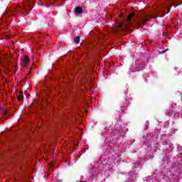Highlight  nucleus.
Returning a JSON list of instances; mask_svg holds the SVG:
<instances>
[{
	"mask_svg": "<svg viewBox=\"0 0 182 182\" xmlns=\"http://www.w3.org/2000/svg\"><path fill=\"white\" fill-rule=\"evenodd\" d=\"M156 16H153V14H150L148 16H143L142 18H139L136 20L135 22L137 23V25L140 26L141 27L144 26V22H147L149 21V18H151L152 19H156V18H162L163 16L160 14H155Z\"/></svg>",
	"mask_w": 182,
	"mask_h": 182,
	"instance_id": "nucleus-1",
	"label": "nucleus"
},
{
	"mask_svg": "<svg viewBox=\"0 0 182 182\" xmlns=\"http://www.w3.org/2000/svg\"><path fill=\"white\" fill-rule=\"evenodd\" d=\"M29 62H31V59L29 57L25 55L23 58H21V66L23 68H26Z\"/></svg>",
	"mask_w": 182,
	"mask_h": 182,
	"instance_id": "nucleus-2",
	"label": "nucleus"
},
{
	"mask_svg": "<svg viewBox=\"0 0 182 182\" xmlns=\"http://www.w3.org/2000/svg\"><path fill=\"white\" fill-rule=\"evenodd\" d=\"M134 16H136V12H132L128 16V18L127 19L128 23H132V18H133Z\"/></svg>",
	"mask_w": 182,
	"mask_h": 182,
	"instance_id": "nucleus-3",
	"label": "nucleus"
},
{
	"mask_svg": "<svg viewBox=\"0 0 182 182\" xmlns=\"http://www.w3.org/2000/svg\"><path fill=\"white\" fill-rule=\"evenodd\" d=\"M75 14H76L77 15L83 14V9H82V7H80V6L76 7L75 9Z\"/></svg>",
	"mask_w": 182,
	"mask_h": 182,
	"instance_id": "nucleus-4",
	"label": "nucleus"
},
{
	"mask_svg": "<svg viewBox=\"0 0 182 182\" xmlns=\"http://www.w3.org/2000/svg\"><path fill=\"white\" fill-rule=\"evenodd\" d=\"M18 100L21 102V100H23V91H21L20 94L18 97Z\"/></svg>",
	"mask_w": 182,
	"mask_h": 182,
	"instance_id": "nucleus-5",
	"label": "nucleus"
},
{
	"mask_svg": "<svg viewBox=\"0 0 182 182\" xmlns=\"http://www.w3.org/2000/svg\"><path fill=\"white\" fill-rule=\"evenodd\" d=\"M75 43H79L80 42V36H77L74 40Z\"/></svg>",
	"mask_w": 182,
	"mask_h": 182,
	"instance_id": "nucleus-6",
	"label": "nucleus"
},
{
	"mask_svg": "<svg viewBox=\"0 0 182 182\" xmlns=\"http://www.w3.org/2000/svg\"><path fill=\"white\" fill-rule=\"evenodd\" d=\"M8 114V110L4 109V114Z\"/></svg>",
	"mask_w": 182,
	"mask_h": 182,
	"instance_id": "nucleus-7",
	"label": "nucleus"
},
{
	"mask_svg": "<svg viewBox=\"0 0 182 182\" xmlns=\"http://www.w3.org/2000/svg\"><path fill=\"white\" fill-rule=\"evenodd\" d=\"M118 28H123V24H119V25H118Z\"/></svg>",
	"mask_w": 182,
	"mask_h": 182,
	"instance_id": "nucleus-8",
	"label": "nucleus"
},
{
	"mask_svg": "<svg viewBox=\"0 0 182 182\" xmlns=\"http://www.w3.org/2000/svg\"><path fill=\"white\" fill-rule=\"evenodd\" d=\"M178 2H181L179 3V5H182V0H178Z\"/></svg>",
	"mask_w": 182,
	"mask_h": 182,
	"instance_id": "nucleus-9",
	"label": "nucleus"
},
{
	"mask_svg": "<svg viewBox=\"0 0 182 182\" xmlns=\"http://www.w3.org/2000/svg\"><path fill=\"white\" fill-rule=\"evenodd\" d=\"M163 53H164V50L159 52V54H160V55H163Z\"/></svg>",
	"mask_w": 182,
	"mask_h": 182,
	"instance_id": "nucleus-10",
	"label": "nucleus"
},
{
	"mask_svg": "<svg viewBox=\"0 0 182 182\" xmlns=\"http://www.w3.org/2000/svg\"><path fill=\"white\" fill-rule=\"evenodd\" d=\"M167 50H168V48L164 50V52L166 53L167 52Z\"/></svg>",
	"mask_w": 182,
	"mask_h": 182,
	"instance_id": "nucleus-11",
	"label": "nucleus"
},
{
	"mask_svg": "<svg viewBox=\"0 0 182 182\" xmlns=\"http://www.w3.org/2000/svg\"><path fill=\"white\" fill-rule=\"evenodd\" d=\"M122 16H123V13H121L119 15V17L122 18Z\"/></svg>",
	"mask_w": 182,
	"mask_h": 182,
	"instance_id": "nucleus-12",
	"label": "nucleus"
},
{
	"mask_svg": "<svg viewBox=\"0 0 182 182\" xmlns=\"http://www.w3.org/2000/svg\"><path fill=\"white\" fill-rule=\"evenodd\" d=\"M133 9H134L133 7L132 8V11H133Z\"/></svg>",
	"mask_w": 182,
	"mask_h": 182,
	"instance_id": "nucleus-13",
	"label": "nucleus"
},
{
	"mask_svg": "<svg viewBox=\"0 0 182 182\" xmlns=\"http://www.w3.org/2000/svg\"><path fill=\"white\" fill-rule=\"evenodd\" d=\"M42 26L43 27V26H45V25H44V24H43V25H42Z\"/></svg>",
	"mask_w": 182,
	"mask_h": 182,
	"instance_id": "nucleus-14",
	"label": "nucleus"
},
{
	"mask_svg": "<svg viewBox=\"0 0 182 182\" xmlns=\"http://www.w3.org/2000/svg\"><path fill=\"white\" fill-rule=\"evenodd\" d=\"M80 182H85V181H80Z\"/></svg>",
	"mask_w": 182,
	"mask_h": 182,
	"instance_id": "nucleus-15",
	"label": "nucleus"
},
{
	"mask_svg": "<svg viewBox=\"0 0 182 182\" xmlns=\"http://www.w3.org/2000/svg\"><path fill=\"white\" fill-rule=\"evenodd\" d=\"M14 1H16V0H14Z\"/></svg>",
	"mask_w": 182,
	"mask_h": 182,
	"instance_id": "nucleus-16",
	"label": "nucleus"
}]
</instances>
